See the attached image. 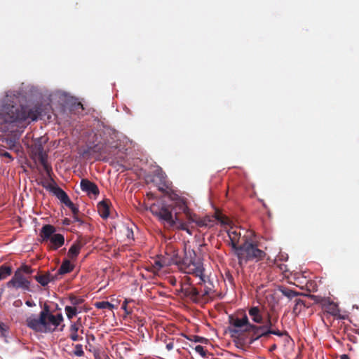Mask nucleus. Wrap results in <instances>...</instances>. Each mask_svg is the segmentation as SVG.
I'll return each mask as SVG.
<instances>
[{"instance_id": "f257e3e1", "label": "nucleus", "mask_w": 359, "mask_h": 359, "mask_svg": "<svg viewBox=\"0 0 359 359\" xmlns=\"http://www.w3.org/2000/svg\"><path fill=\"white\" fill-rule=\"evenodd\" d=\"M63 321L61 313L53 315L48 306H45L39 315L31 314L25 320L26 325L36 332L51 333Z\"/></svg>"}, {"instance_id": "f03ea898", "label": "nucleus", "mask_w": 359, "mask_h": 359, "mask_svg": "<svg viewBox=\"0 0 359 359\" xmlns=\"http://www.w3.org/2000/svg\"><path fill=\"white\" fill-rule=\"evenodd\" d=\"M213 284L204 275L194 283L190 277H184L181 292L193 302L198 303L206 297L214 296Z\"/></svg>"}, {"instance_id": "7ed1b4c3", "label": "nucleus", "mask_w": 359, "mask_h": 359, "mask_svg": "<svg viewBox=\"0 0 359 359\" xmlns=\"http://www.w3.org/2000/svg\"><path fill=\"white\" fill-rule=\"evenodd\" d=\"M41 107L40 106H34L29 107L28 106H20V107H12L9 109V118L6 121L10 123L22 122L27 120L36 121L38 117L41 114Z\"/></svg>"}, {"instance_id": "20e7f679", "label": "nucleus", "mask_w": 359, "mask_h": 359, "mask_svg": "<svg viewBox=\"0 0 359 359\" xmlns=\"http://www.w3.org/2000/svg\"><path fill=\"white\" fill-rule=\"evenodd\" d=\"M236 255L238 260V264L242 266L243 264H246L248 261L262 259L266 253L259 249L255 244L245 239V242L239 246Z\"/></svg>"}, {"instance_id": "39448f33", "label": "nucleus", "mask_w": 359, "mask_h": 359, "mask_svg": "<svg viewBox=\"0 0 359 359\" xmlns=\"http://www.w3.org/2000/svg\"><path fill=\"white\" fill-rule=\"evenodd\" d=\"M56 229L51 224H45L41 230L40 236L43 242L49 241L48 248L51 250H56L65 243V237L60 233H55Z\"/></svg>"}, {"instance_id": "423d86ee", "label": "nucleus", "mask_w": 359, "mask_h": 359, "mask_svg": "<svg viewBox=\"0 0 359 359\" xmlns=\"http://www.w3.org/2000/svg\"><path fill=\"white\" fill-rule=\"evenodd\" d=\"M150 210L167 227H174L177 224L173 218L170 206L168 205L154 203L151 205Z\"/></svg>"}, {"instance_id": "0eeeda50", "label": "nucleus", "mask_w": 359, "mask_h": 359, "mask_svg": "<svg viewBox=\"0 0 359 359\" xmlns=\"http://www.w3.org/2000/svg\"><path fill=\"white\" fill-rule=\"evenodd\" d=\"M180 269L185 273L194 275L198 279L203 276L204 269L202 263L193 259L191 255L190 258L187 257L183 258L182 265Z\"/></svg>"}, {"instance_id": "6e6552de", "label": "nucleus", "mask_w": 359, "mask_h": 359, "mask_svg": "<svg viewBox=\"0 0 359 359\" xmlns=\"http://www.w3.org/2000/svg\"><path fill=\"white\" fill-rule=\"evenodd\" d=\"M264 327L262 325H256L255 324H250L248 325V333H251L250 342L258 340L261 337H268L270 334H275L278 337H282L283 333L282 332H271L264 330Z\"/></svg>"}, {"instance_id": "1a4fd4ad", "label": "nucleus", "mask_w": 359, "mask_h": 359, "mask_svg": "<svg viewBox=\"0 0 359 359\" xmlns=\"http://www.w3.org/2000/svg\"><path fill=\"white\" fill-rule=\"evenodd\" d=\"M6 285L8 288L29 290L30 281L25 275L21 274L20 271H15L12 278L7 282Z\"/></svg>"}, {"instance_id": "9d476101", "label": "nucleus", "mask_w": 359, "mask_h": 359, "mask_svg": "<svg viewBox=\"0 0 359 359\" xmlns=\"http://www.w3.org/2000/svg\"><path fill=\"white\" fill-rule=\"evenodd\" d=\"M180 209L186 215L187 219L191 222H195L198 226H211L213 221L210 217H205L204 218H197L196 215L191 211L188 206L182 203Z\"/></svg>"}, {"instance_id": "9b49d317", "label": "nucleus", "mask_w": 359, "mask_h": 359, "mask_svg": "<svg viewBox=\"0 0 359 359\" xmlns=\"http://www.w3.org/2000/svg\"><path fill=\"white\" fill-rule=\"evenodd\" d=\"M153 182L156 184L158 189L162 193H168L170 189L171 183L168 180L165 173L161 168L154 172Z\"/></svg>"}, {"instance_id": "f8f14e48", "label": "nucleus", "mask_w": 359, "mask_h": 359, "mask_svg": "<svg viewBox=\"0 0 359 359\" xmlns=\"http://www.w3.org/2000/svg\"><path fill=\"white\" fill-rule=\"evenodd\" d=\"M229 323L235 327V329L231 330L234 333H238L239 331L248 332V325L251 324L245 313L242 318L229 316Z\"/></svg>"}, {"instance_id": "ddd939ff", "label": "nucleus", "mask_w": 359, "mask_h": 359, "mask_svg": "<svg viewBox=\"0 0 359 359\" xmlns=\"http://www.w3.org/2000/svg\"><path fill=\"white\" fill-rule=\"evenodd\" d=\"M266 311L264 306H253L248 309V314L251 320L257 324H264Z\"/></svg>"}, {"instance_id": "4468645a", "label": "nucleus", "mask_w": 359, "mask_h": 359, "mask_svg": "<svg viewBox=\"0 0 359 359\" xmlns=\"http://www.w3.org/2000/svg\"><path fill=\"white\" fill-rule=\"evenodd\" d=\"M81 189L88 196H97L100 193L98 187L94 182H90L88 179L81 180Z\"/></svg>"}, {"instance_id": "2eb2a0df", "label": "nucleus", "mask_w": 359, "mask_h": 359, "mask_svg": "<svg viewBox=\"0 0 359 359\" xmlns=\"http://www.w3.org/2000/svg\"><path fill=\"white\" fill-rule=\"evenodd\" d=\"M50 180L54 183V186L51 189L50 192H52L61 201V203L65 205L67 203H70V198L66 192L55 184L53 178H50Z\"/></svg>"}, {"instance_id": "dca6fc26", "label": "nucleus", "mask_w": 359, "mask_h": 359, "mask_svg": "<svg viewBox=\"0 0 359 359\" xmlns=\"http://www.w3.org/2000/svg\"><path fill=\"white\" fill-rule=\"evenodd\" d=\"M321 304L322 309L325 312L333 316H337L339 314V309L336 303L331 302L329 299H323Z\"/></svg>"}, {"instance_id": "f3484780", "label": "nucleus", "mask_w": 359, "mask_h": 359, "mask_svg": "<svg viewBox=\"0 0 359 359\" xmlns=\"http://www.w3.org/2000/svg\"><path fill=\"white\" fill-rule=\"evenodd\" d=\"M228 235L231 241V245L232 248L234 250L235 253L238 251V249L240 245H238V243L240 242V239L241 238V233L240 230H235L233 229H231L228 231Z\"/></svg>"}, {"instance_id": "a211bd4d", "label": "nucleus", "mask_w": 359, "mask_h": 359, "mask_svg": "<svg viewBox=\"0 0 359 359\" xmlns=\"http://www.w3.org/2000/svg\"><path fill=\"white\" fill-rule=\"evenodd\" d=\"M83 246V244L81 243L80 241H76L73 245L70 247L68 250L67 255L71 259H75L79 255L81 249Z\"/></svg>"}, {"instance_id": "6ab92c4d", "label": "nucleus", "mask_w": 359, "mask_h": 359, "mask_svg": "<svg viewBox=\"0 0 359 359\" xmlns=\"http://www.w3.org/2000/svg\"><path fill=\"white\" fill-rule=\"evenodd\" d=\"M81 325V320L80 319H79L77 322L72 323L69 327V338L74 341H79L83 339L81 337H79L77 334Z\"/></svg>"}, {"instance_id": "aec40b11", "label": "nucleus", "mask_w": 359, "mask_h": 359, "mask_svg": "<svg viewBox=\"0 0 359 359\" xmlns=\"http://www.w3.org/2000/svg\"><path fill=\"white\" fill-rule=\"evenodd\" d=\"M168 250H170L172 255L170 257H166L168 258V262H170V266L172 264L177 265L179 269L182 265L183 259H181L177 253V250H175L174 248H170L168 249Z\"/></svg>"}, {"instance_id": "412c9836", "label": "nucleus", "mask_w": 359, "mask_h": 359, "mask_svg": "<svg viewBox=\"0 0 359 359\" xmlns=\"http://www.w3.org/2000/svg\"><path fill=\"white\" fill-rule=\"evenodd\" d=\"M98 212L101 217L106 219L109 216V205L107 201H100L97 204Z\"/></svg>"}, {"instance_id": "4be33fe9", "label": "nucleus", "mask_w": 359, "mask_h": 359, "mask_svg": "<svg viewBox=\"0 0 359 359\" xmlns=\"http://www.w3.org/2000/svg\"><path fill=\"white\" fill-rule=\"evenodd\" d=\"M278 290L283 296L287 297L289 299H292L295 297L302 294L300 292H296L289 287L283 285L279 286Z\"/></svg>"}, {"instance_id": "5701e85b", "label": "nucleus", "mask_w": 359, "mask_h": 359, "mask_svg": "<svg viewBox=\"0 0 359 359\" xmlns=\"http://www.w3.org/2000/svg\"><path fill=\"white\" fill-rule=\"evenodd\" d=\"M92 147L93 153L97 154L98 156L96 157V160H101L103 155L108 154L106 149V145L104 144L98 143L92 145Z\"/></svg>"}, {"instance_id": "b1692460", "label": "nucleus", "mask_w": 359, "mask_h": 359, "mask_svg": "<svg viewBox=\"0 0 359 359\" xmlns=\"http://www.w3.org/2000/svg\"><path fill=\"white\" fill-rule=\"evenodd\" d=\"M74 266L71 264L68 259H65L58 269L57 273L60 275L66 274L73 271Z\"/></svg>"}, {"instance_id": "393cba45", "label": "nucleus", "mask_w": 359, "mask_h": 359, "mask_svg": "<svg viewBox=\"0 0 359 359\" xmlns=\"http://www.w3.org/2000/svg\"><path fill=\"white\" fill-rule=\"evenodd\" d=\"M34 278L42 286H46L50 282L53 280V277L50 273L43 275H36L34 276Z\"/></svg>"}, {"instance_id": "a878e982", "label": "nucleus", "mask_w": 359, "mask_h": 359, "mask_svg": "<svg viewBox=\"0 0 359 359\" xmlns=\"http://www.w3.org/2000/svg\"><path fill=\"white\" fill-rule=\"evenodd\" d=\"M69 302L70 306L75 308L83 309L84 299L83 298L74 295H70L69 297Z\"/></svg>"}, {"instance_id": "bb28decb", "label": "nucleus", "mask_w": 359, "mask_h": 359, "mask_svg": "<svg viewBox=\"0 0 359 359\" xmlns=\"http://www.w3.org/2000/svg\"><path fill=\"white\" fill-rule=\"evenodd\" d=\"M83 311V309L75 308L70 305H67L65 307V313L67 318L69 320L72 319L74 316H76L78 313H81Z\"/></svg>"}, {"instance_id": "cd10ccee", "label": "nucleus", "mask_w": 359, "mask_h": 359, "mask_svg": "<svg viewBox=\"0 0 359 359\" xmlns=\"http://www.w3.org/2000/svg\"><path fill=\"white\" fill-rule=\"evenodd\" d=\"M265 323L262 325L263 327H264V330L266 331H271V332H280L279 330H275L273 329L274 325L271 320V316L269 313V312H266V317H265Z\"/></svg>"}, {"instance_id": "c85d7f7f", "label": "nucleus", "mask_w": 359, "mask_h": 359, "mask_svg": "<svg viewBox=\"0 0 359 359\" xmlns=\"http://www.w3.org/2000/svg\"><path fill=\"white\" fill-rule=\"evenodd\" d=\"M12 273V267L8 264L0 266V280H4Z\"/></svg>"}, {"instance_id": "c756f323", "label": "nucleus", "mask_w": 359, "mask_h": 359, "mask_svg": "<svg viewBox=\"0 0 359 359\" xmlns=\"http://www.w3.org/2000/svg\"><path fill=\"white\" fill-rule=\"evenodd\" d=\"M165 266H170V262H168V258L163 257L159 260H156L154 264V267L157 270H161Z\"/></svg>"}, {"instance_id": "7c9ffc66", "label": "nucleus", "mask_w": 359, "mask_h": 359, "mask_svg": "<svg viewBox=\"0 0 359 359\" xmlns=\"http://www.w3.org/2000/svg\"><path fill=\"white\" fill-rule=\"evenodd\" d=\"M95 306L97 308V309H109V310H112L114 308V304H111L110 302H105V301H102V302H97L95 304Z\"/></svg>"}, {"instance_id": "2f4dec72", "label": "nucleus", "mask_w": 359, "mask_h": 359, "mask_svg": "<svg viewBox=\"0 0 359 359\" xmlns=\"http://www.w3.org/2000/svg\"><path fill=\"white\" fill-rule=\"evenodd\" d=\"M174 219L177 222V224L173 228H176L180 230L186 231L190 235L191 234V232L187 227V224L180 221L177 217H175V218Z\"/></svg>"}, {"instance_id": "473e14b6", "label": "nucleus", "mask_w": 359, "mask_h": 359, "mask_svg": "<svg viewBox=\"0 0 359 359\" xmlns=\"http://www.w3.org/2000/svg\"><path fill=\"white\" fill-rule=\"evenodd\" d=\"M38 160L41 165L47 163V155L43 152V149L42 147L39 149Z\"/></svg>"}, {"instance_id": "72a5a7b5", "label": "nucleus", "mask_w": 359, "mask_h": 359, "mask_svg": "<svg viewBox=\"0 0 359 359\" xmlns=\"http://www.w3.org/2000/svg\"><path fill=\"white\" fill-rule=\"evenodd\" d=\"M294 302L295 304L293 307V312L295 313H298L301 311L302 308L305 306V303L303 300L300 299H296Z\"/></svg>"}, {"instance_id": "f704fd0d", "label": "nucleus", "mask_w": 359, "mask_h": 359, "mask_svg": "<svg viewBox=\"0 0 359 359\" xmlns=\"http://www.w3.org/2000/svg\"><path fill=\"white\" fill-rule=\"evenodd\" d=\"M16 271H20V273L23 274L25 276V275H30L33 272V270L31 268V266H29L28 265H26V264H22Z\"/></svg>"}, {"instance_id": "c9c22d12", "label": "nucleus", "mask_w": 359, "mask_h": 359, "mask_svg": "<svg viewBox=\"0 0 359 359\" xmlns=\"http://www.w3.org/2000/svg\"><path fill=\"white\" fill-rule=\"evenodd\" d=\"M185 337L188 340L192 341H194V342L207 343V341H208L207 339H205V338H204L203 337L198 336V335L185 336Z\"/></svg>"}, {"instance_id": "e433bc0d", "label": "nucleus", "mask_w": 359, "mask_h": 359, "mask_svg": "<svg viewBox=\"0 0 359 359\" xmlns=\"http://www.w3.org/2000/svg\"><path fill=\"white\" fill-rule=\"evenodd\" d=\"M50 182H48L46 180H41L40 182H38V184L41 185L46 190L50 191L51 189L54 186V183L50 180Z\"/></svg>"}, {"instance_id": "4c0bfd02", "label": "nucleus", "mask_w": 359, "mask_h": 359, "mask_svg": "<svg viewBox=\"0 0 359 359\" xmlns=\"http://www.w3.org/2000/svg\"><path fill=\"white\" fill-rule=\"evenodd\" d=\"M73 354L78 357H82L84 355V351L81 344L75 345V350L74 351Z\"/></svg>"}, {"instance_id": "58836bf2", "label": "nucleus", "mask_w": 359, "mask_h": 359, "mask_svg": "<svg viewBox=\"0 0 359 359\" xmlns=\"http://www.w3.org/2000/svg\"><path fill=\"white\" fill-rule=\"evenodd\" d=\"M65 205L68 207L72 212L73 215H77L79 210L78 207H76L70 200V203H66Z\"/></svg>"}, {"instance_id": "ea45409f", "label": "nucleus", "mask_w": 359, "mask_h": 359, "mask_svg": "<svg viewBox=\"0 0 359 359\" xmlns=\"http://www.w3.org/2000/svg\"><path fill=\"white\" fill-rule=\"evenodd\" d=\"M195 351L199 353L202 357H207V351L201 345H198L195 347Z\"/></svg>"}, {"instance_id": "a19ab883", "label": "nucleus", "mask_w": 359, "mask_h": 359, "mask_svg": "<svg viewBox=\"0 0 359 359\" xmlns=\"http://www.w3.org/2000/svg\"><path fill=\"white\" fill-rule=\"evenodd\" d=\"M4 142L10 149H13L15 146L16 143L15 140L13 138H6Z\"/></svg>"}, {"instance_id": "79ce46f5", "label": "nucleus", "mask_w": 359, "mask_h": 359, "mask_svg": "<svg viewBox=\"0 0 359 359\" xmlns=\"http://www.w3.org/2000/svg\"><path fill=\"white\" fill-rule=\"evenodd\" d=\"M93 154L92 145H88L86 149L82 151L83 156H90Z\"/></svg>"}, {"instance_id": "37998d69", "label": "nucleus", "mask_w": 359, "mask_h": 359, "mask_svg": "<svg viewBox=\"0 0 359 359\" xmlns=\"http://www.w3.org/2000/svg\"><path fill=\"white\" fill-rule=\"evenodd\" d=\"M0 156H4V157L7 158L8 159L7 163H9V162H11L13 161V158L12 157L11 154L8 153V151L2 150V149H0Z\"/></svg>"}, {"instance_id": "c03bdc74", "label": "nucleus", "mask_w": 359, "mask_h": 359, "mask_svg": "<svg viewBox=\"0 0 359 359\" xmlns=\"http://www.w3.org/2000/svg\"><path fill=\"white\" fill-rule=\"evenodd\" d=\"M125 231V234L128 239L134 240V233L132 229L126 227Z\"/></svg>"}, {"instance_id": "a18cd8bd", "label": "nucleus", "mask_w": 359, "mask_h": 359, "mask_svg": "<svg viewBox=\"0 0 359 359\" xmlns=\"http://www.w3.org/2000/svg\"><path fill=\"white\" fill-rule=\"evenodd\" d=\"M41 165L43 166V168L44 170H45V171H46V174H47V175H48L50 178H52V177H50V175H51V172H52V168H51V166H50V165H49L48 164V163H46V164H44V165Z\"/></svg>"}, {"instance_id": "49530a36", "label": "nucleus", "mask_w": 359, "mask_h": 359, "mask_svg": "<svg viewBox=\"0 0 359 359\" xmlns=\"http://www.w3.org/2000/svg\"><path fill=\"white\" fill-rule=\"evenodd\" d=\"M127 301L123 302L121 305V309H123L127 314H129L130 312L127 310Z\"/></svg>"}, {"instance_id": "de8ad7c7", "label": "nucleus", "mask_w": 359, "mask_h": 359, "mask_svg": "<svg viewBox=\"0 0 359 359\" xmlns=\"http://www.w3.org/2000/svg\"><path fill=\"white\" fill-rule=\"evenodd\" d=\"M174 348V343L172 341H170L166 344V348L168 351H171Z\"/></svg>"}, {"instance_id": "09e8293b", "label": "nucleus", "mask_w": 359, "mask_h": 359, "mask_svg": "<svg viewBox=\"0 0 359 359\" xmlns=\"http://www.w3.org/2000/svg\"><path fill=\"white\" fill-rule=\"evenodd\" d=\"M73 218H74V220L75 222H77L80 224H81L83 222L81 220V219L79 218V217L77 215H73Z\"/></svg>"}, {"instance_id": "8fccbe9b", "label": "nucleus", "mask_w": 359, "mask_h": 359, "mask_svg": "<svg viewBox=\"0 0 359 359\" xmlns=\"http://www.w3.org/2000/svg\"><path fill=\"white\" fill-rule=\"evenodd\" d=\"M279 268L281 271H286V268H287V266L285 265V264H280L279 265Z\"/></svg>"}, {"instance_id": "3c124183", "label": "nucleus", "mask_w": 359, "mask_h": 359, "mask_svg": "<svg viewBox=\"0 0 359 359\" xmlns=\"http://www.w3.org/2000/svg\"><path fill=\"white\" fill-rule=\"evenodd\" d=\"M340 359H350L348 355L346 354L341 355Z\"/></svg>"}, {"instance_id": "603ef678", "label": "nucleus", "mask_w": 359, "mask_h": 359, "mask_svg": "<svg viewBox=\"0 0 359 359\" xmlns=\"http://www.w3.org/2000/svg\"><path fill=\"white\" fill-rule=\"evenodd\" d=\"M64 224H69V221L68 219H65V221H64Z\"/></svg>"}, {"instance_id": "864d4df0", "label": "nucleus", "mask_w": 359, "mask_h": 359, "mask_svg": "<svg viewBox=\"0 0 359 359\" xmlns=\"http://www.w3.org/2000/svg\"><path fill=\"white\" fill-rule=\"evenodd\" d=\"M26 304H27V306H29L32 305V302H29V301H27V302H26Z\"/></svg>"}, {"instance_id": "5fc2aeb1", "label": "nucleus", "mask_w": 359, "mask_h": 359, "mask_svg": "<svg viewBox=\"0 0 359 359\" xmlns=\"http://www.w3.org/2000/svg\"><path fill=\"white\" fill-rule=\"evenodd\" d=\"M276 346L275 344H274V345H273V346H271V351L276 349Z\"/></svg>"}, {"instance_id": "6e6d98bb", "label": "nucleus", "mask_w": 359, "mask_h": 359, "mask_svg": "<svg viewBox=\"0 0 359 359\" xmlns=\"http://www.w3.org/2000/svg\"><path fill=\"white\" fill-rule=\"evenodd\" d=\"M90 339L95 340V337L93 334H91Z\"/></svg>"}, {"instance_id": "4d7b16f0", "label": "nucleus", "mask_w": 359, "mask_h": 359, "mask_svg": "<svg viewBox=\"0 0 359 359\" xmlns=\"http://www.w3.org/2000/svg\"><path fill=\"white\" fill-rule=\"evenodd\" d=\"M90 339L95 340V337L93 334H91Z\"/></svg>"}, {"instance_id": "13d9d810", "label": "nucleus", "mask_w": 359, "mask_h": 359, "mask_svg": "<svg viewBox=\"0 0 359 359\" xmlns=\"http://www.w3.org/2000/svg\"><path fill=\"white\" fill-rule=\"evenodd\" d=\"M65 327V325H62V327L60 328V331L63 330V327Z\"/></svg>"}, {"instance_id": "bf43d9fd", "label": "nucleus", "mask_w": 359, "mask_h": 359, "mask_svg": "<svg viewBox=\"0 0 359 359\" xmlns=\"http://www.w3.org/2000/svg\"><path fill=\"white\" fill-rule=\"evenodd\" d=\"M2 325H3V324H1V325H0V328L3 330L4 329H3Z\"/></svg>"}]
</instances>
